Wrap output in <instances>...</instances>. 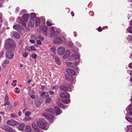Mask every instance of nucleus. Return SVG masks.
<instances>
[{"instance_id":"1","label":"nucleus","mask_w":132,"mask_h":132,"mask_svg":"<svg viewBox=\"0 0 132 132\" xmlns=\"http://www.w3.org/2000/svg\"><path fill=\"white\" fill-rule=\"evenodd\" d=\"M4 47L6 50H14L16 46L14 41L12 39L9 38L5 42Z\"/></svg>"},{"instance_id":"2","label":"nucleus","mask_w":132,"mask_h":132,"mask_svg":"<svg viewBox=\"0 0 132 132\" xmlns=\"http://www.w3.org/2000/svg\"><path fill=\"white\" fill-rule=\"evenodd\" d=\"M37 123L38 126L44 130H46L48 128L47 124L42 119H40L39 121H37Z\"/></svg>"},{"instance_id":"3","label":"nucleus","mask_w":132,"mask_h":132,"mask_svg":"<svg viewBox=\"0 0 132 132\" xmlns=\"http://www.w3.org/2000/svg\"><path fill=\"white\" fill-rule=\"evenodd\" d=\"M14 50H8L6 53V57L9 59H12L13 57L14 53Z\"/></svg>"},{"instance_id":"4","label":"nucleus","mask_w":132,"mask_h":132,"mask_svg":"<svg viewBox=\"0 0 132 132\" xmlns=\"http://www.w3.org/2000/svg\"><path fill=\"white\" fill-rule=\"evenodd\" d=\"M0 128L8 132H14V130L12 128L7 125H3L1 126Z\"/></svg>"},{"instance_id":"5","label":"nucleus","mask_w":132,"mask_h":132,"mask_svg":"<svg viewBox=\"0 0 132 132\" xmlns=\"http://www.w3.org/2000/svg\"><path fill=\"white\" fill-rule=\"evenodd\" d=\"M18 123V122L13 119L9 120L7 122V125L13 126L17 125Z\"/></svg>"},{"instance_id":"6","label":"nucleus","mask_w":132,"mask_h":132,"mask_svg":"<svg viewBox=\"0 0 132 132\" xmlns=\"http://www.w3.org/2000/svg\"><path fill=\"white\" fill-rule=\"evenodd\" d=\"M65 78L66 80L70 82H72L74 79L73 76L69 74L65 76Z\"/></svg>"},{"instance_id":"7","label":"nucleus","mask_w":132,"mask_h":132,"mask_svg":"<svg viewBox=\"0 0 132 132\" xmlns=\"http://www.w3.org/2000/svg\"><path fill=\"white\" fill-rule=\"evenodd\" d=\"M60 96L61 97L65 98H69L70 97L69 94L66 92H63L60 94Z\"/></svg>"},{"instance_id":"8","label":"nucleus","mask_w":132,"mask_h":132,"mask_svg":"<svg viewBox=\"0 0 132 132\" xmlns=\"http://www.w3.org/2000/svg\"><path fill=\"white\" fill-rule=\"evenodd\" d=\"M42 115L44 116L46 119L52 120L54 118V117L52 115L48 113H44L42 114Z\"/></svg>"},{"instance_id":"9","label":"nucleus","mask_w":132,"mask_h":132,"mask_svg":"<svg viewBox=\"0 0 132 132\" xmlns=\"http://www.w3.org/2000/svg\"><path fill=\"white\" fill-rule=\"evenodd\" d=\"M58 54L60 55H62L65 52V49L63 47L59 48L57 49Z\"/></svg>"},{"instance_id":"10","label":"nucleus","mask_w":132,"mask_h":132,"mask_svg":"<svg viewBox=\"0 0 132 132\" xmlns=\"http://www.w3.org/2000/svg\"><path fill=\"white\" fill-rule=\"evenodd\" d=\"M53 42L55 44H62L63 43L61 39L59 37H57L54 39Z\"/></svg>"},{"instance_id":"11","label":"nucleus","mask_w":132,"mask_h":132,"mask_svg":"<svg viewBox=\"0 0 132 132\" xmlns=\"http://www.w3.org/2000/svg\"><path fill=\"white\" fill-rule=\"evenodd\" d=\"M60 89L63 91H66L68 90V87L65 85H61L60 86Z\"/></svg>"},{"instance_id":"12","label":"nucleus","mask_w":132,"mask_h":132,"mask_svg":"<svg viewBox=\"0 0 132 132\" xmlns=\"http://www.w3.org/2000/svg\"><path fill=\"white\" fill-rule=\"evenodd\" d=\"M66 72L67 73L71 74L73 76L75 75L76 74V72L74 70L70 68L67 69Z\"/></svg>"},{"instance_id":"13","label":"nucleus","mask_w":132,"mask_h":132,"mask_svg":"<svg viewBox=\"0 0 132 132\" xmlns=\"http://www.w3.org/2000/svg\"><path fill=\"white\" fill-rule=\"evenodd\" d=\"M42 31L44 35L46 36L47 35V27L46 26L43 27L42 28Z\"/></svg>"},{"instance_id":"14","label":"nucleus","mask_w":132,"mask_h":132,"mask_svg":"<svg viewBox=\"0 0 132 132\" xmlns=\"http://www.w3.org/2000/svg\"><path fill=\"white\" fill-rule=\"evenodd\" d=\"M79 57V56L77 54H73L72 55L69 59L70 60H73L78 59Z\"/></svg>"},{"instance_id":"15","label":"nucleus","mask_w":132,"mask_h":132,"mask_svg":"<svg viewBox=\"0 0 132 132\" xmlns=\"http://www.w3.org/2000/svg\"><path fill=\"white\" fill-rule=\"evenodd\" d=\"M54 109H55V112L58 114H60L61 113L62 111L61 110L60 108L57 106H54Z\"/></svg>"},{"instance_id":"16","label":"nucleus","mask_w":132,"mask_h":132,"mask_svg":"<svg viewBox=\"0 0 132 132\" xmlns=\"http://www.w3.org/2000/svg\"><path fill=\"white\" fill-rule=\"evenodd\" d=\"M13 27L14 29L16 30L23 29V27L22 26L18 24L14 25L13 26Z\"/></svg>"},{"instance_id":"17","label":"nucleus","mask_w":132,"mask_h":132,"mask_svg":"<svg viewBox=\"0 0 132 132\" xmlns=\"http://www.w3.org/2000/svg\"><path fill=\"white\" fill-rule=\"evenodd\" d=\"M70 55V52L69 50H67L65 53V55L63 56L64 59H66Z\"/></svg>"},{"instance_id":"18","label":"nucleus","mask_w":132,"mask_h":132,"mask_svg":"<svg viewBox=\"0 0 132 132\" xmlns=\"http://www.w3.org/2000/svg\"><path fill=\"white\" fill-rule=\"evenodd\" d=\"M45 111L47 112L46 113H50L54 114V111L53 109L51 108L49 109H45Z\"/></svg>"},{"instance_id":"19","label":"nucleus","mask_w":132,"mask_h":132,"mask_svg":"<svg viewBox=\"0 0 132 132\" xmlns=\"http://www.w3.org/2000/svg\"><path fill=\"white\" fill-rule=\"evenodd\" d=\"M13 35L14 37L17 39H19L20 38V35L16 32H13Z\"/></svg>"},{"instance_id":"20","label":"nucleus","mask_w":132,"mask_h":132,"mask_svg":"<svg viewBox=\"0 0 132 132\" xmlns=\"http://www.w3.org/2000/svg\"><path fill=\"white\" fill-rule=\"evenodd\" d=\"M29 15L28 14H24L23 17L24 20L27 22L29 19Z\"/></svg>"},{"instance_id":"21","label":"nucleus","mask_w":132,"mask_h":132,"mask_svg":"<svg viewBox=\"0 0 132 132\" xmlns=\"http://www.w3.org/2000/svg\"><path fill=\"white\" fill-rule=\"evenodd\" d=\"M24 126V123H21L18 126V129L22 131L23 130Z\"/></svg>"},{"instance_id":"22","label":"nucleus","mask_w":132,"mask_h":132,"mask_svg":"<svg viewBox=\"0 0 132 132\" xmlns=\"http://www.w3.org/2000/svg\"><path fill=\"white\" fill-rule=\"evenodd\" d=\"M54 57L55 62L58 65H60V63L59 58L56 56H54Z\"/></svg>"},{"instance_id":"23","label":"nucleus","mask_w":132,"mask_h":132,"mask_svg":"<svg viewBox=\"0 0 132 132\" xmlns=\"http://www.w3.org/2000/svg\"><path fill=\"white\" fill-rule=\"evenodd\" d=\"M34 19H30L29 21V24H30L31 27H32L34 24ZM29 26L30 27L29 24Z\"/></svg>"},{"instance_id":"24","label":"nucleus","mask_w":132,"mask_h":132,"mask_svg":"<svg viewBox=\"0 0 132 132\" xmlns=\"http://www.w3.org/2000/svg\"><path fill=\"white\" fill-rule=\"evenodd\" d=\"M57 104L60 106V107H61L62 108H63L64 109H65L67 108V106H64L63 104L60 102H57Z\"/></svg>"},{"instance_id":"25","label":"nucleus","mask_w":132,"mask_h":132,"mask_svg":"<svg viewBox=\"0 0 132 132\" xmlns=\"http://www.w3.org/2000/svg\"><path fill=\"white\" fill-rule=\"evenodd\" d=\"M40 20L38 19H36L35 21V24L36 25L38 26L40 24Z\"/></svg>"},{"instance_id":"26","label":"nucleus","mask_w":132,"mask_h":132,"mask_svg":"<svg viewBox=\"0 0 132 132\" xmlns=\"http://www.w3.org/2000/svg\"><path fill=\"white\" fill-rule=\"evenodd\" d=\"M51 36H53L55 32V31L54 30V27H51Z\"/></svg>"},{"instance_id":"27","label":"nucleus","mask_w":132,"mask_h":132,"mask_svg":"<svg viewBox=\"0 0 132 132\" xmlns=\"http://www.w3.org/2000/svg\"><path fill=\"white\" fill-rule=\"evenodd\" d=\"M32 128L36 130H37L38 131L39 130L37 128V126L36 125L35 123H32Z\"/></svg>"},{"instance_id":"28","label":"nucleus","mask_w":132,"mask_h":132,"mask_svg":"<svg viewBox=\"0 0 132 132\" xmlns=\"http://www.w3.org/2000/svg\"><path fill=\"white\" fill-rule=\"evenodd\" d=\"M26 131L28 132H31V127L30 126H26Z\"/></svg>"},{"instance_id":"29","label":"nucleus","mask_w":132,"mask_h":132,"mask_svg":"<svg viewBox=\"0 0 132 132\" xmlns=\"http://www.w3.org/2000/svg\"><path fill=\"white\" fill-rule=\"evenodd\" d=\"M128 109L129 111H132V105H129L127 107L126 110L127 111V109Z\"/></svg>"},{"instance_id":"30","label":"nucleus","mask_w":132,"mask_h":132,"mask_svg":"<svg viewBox=\"0 0 132 132\" xmlns=\"http://www.w3.org/2000/svg\"><path fill=\"white\" fill-rule=\"evenodd\" d=\"M52 98L50 97H48L47 98L45 102L46 103H50L51 100Z\"/></svg>"},{"instance_id":"31","label":"nucleus","mask_w":132,"mask_h":132,"mask_svg":"<svg viewBox=\"0 0 132 132\" xmlns=\"http://www.w3.org/2000/svg\"><path fill=\"white\" fill-rule=\"evenodd\" d=\"M19 23L22 24V25L26 27V24L22 20H20Z\"/></svg>"},{"instance_id":"32","label":"nucleus","mask_w":132,"mask_h":132,"mask_svg":"<svg viewBox=\"0 0 132 132\" xmlns=\"http://www.w3.org/2000/svg\"><path fill=\"white\" fill-rule=\"evenodd\" d=\"M132 129V125H130L128 126L127 127V129H126L127 131L129 130H130Z\"/></svg>"},{"instance_id":"33","label":"nucleus","mask_w":132,"mask_h":132,"mask_svg":"<svg viewBox=\"0 0 132 132\" xmlns=\"http://www.w3.org/2000/svg\"><path fill=\"white\" fill-rule=\"evenodd\" d=\"M31 119V118H30V117L29 116H27L23 120L24 121H29Z\"/></svg>"},{"instance_id":"34","label":"nucleus","mask_w":132,"mask_h":132,"mask_svg":"<svg viewBox=\"0 0 132 132\" xmlns=\"http://www.w3.org/2000/svg\"><path fill=\"white\" fill-rule=\"evenodd\" d=\"M126 120L129 122H132V118L125 117Z\"/></svg>"},{"instance_id":"35","label":"nucleus","mask_w":132,"mask_h":132,"mask_svg":"<svg viewBox=\"0 0 132 132\" xmlns=\"http://www.w3.org/2000/svg\"><path fill=\"white\" fill-rule=\"evenodd\" d=\"M127 31L129 33H132V27H128L127 28Z\"/></svg>"},{"instance_id":"36","label":"nucleus","mask_w":132,"mask_h":132,"mask_svg":"<svg viewBox=\"0 0 132 132\" xmlns=\"http://www.w3.org/2000/svg\"><path fill=\"white\" fill-rule=\"evenodd\" d=\"M62 102L63 103L66 104H68L70 102L69 100L68 99H67L65 100H63L62 101Z\"/></svg>"},{"instance_id":"37","label":"nucleus","mask_w":132,"mask_h":132,"mask_svg":"<svg viewBox=\"0 0 132 132\" xmlns=\"http://www.w3.org/2000/svg\"><path fill=\"white\" fill-rule=\"evenodd\" d=\"M51 51H52L53 53H55V52L56 49L55 47H53L50 48Z\"/></svg>"},{"instance_id":"38","label":"nucleus","mask_w":132,"mask_h":132,"mask_svg":"<svg viewBox=\"0 0 132 132\" xmlns=\"http://www.w3.org/2000/svg\"><path fill=\"white\" fill-rule=\"evenodd\" d=\"M28 53L27 52L24 53L22 54L23 57L26 58L28 56Z\"/></svg>"},{"instance_id":"39","label":"nucleus","mask_w":132,"mask_h":132,"mask_svg":"<svg viewBox=\"0 0 132 132\" xmlns=\"http://www.w3.org/2000/svg\"><path fill=\"white\" fill-rule=\"evenodd\" d=\"M48 26H51L53 25V24L49 21H47L46 22Z\"/></svg>"},{"instance_id":"40","label":"nucleus","mask_w":132,"mask_h":132,"mask_svg":"<svg viewBox=\"0 0 132 132\" xmlns=\"http://www.w3.org/2000/svg\"><path fill=\"white\" fill-rule=\"evenodd\" d=\"M30 16L31 18V19H34L36 16L35 14L34 13H32L30 15Z\"/></svg>"},{"instance_id":"41","label":"nucleus","mask_w":132,"mask_h":132,"mask_svg":"<svg viewBox=\"0 0 132 132\" xmlns=\"http://www.w3.org/2000/svg\"><path fill=\"white\" fill-rule=\"evenodd\" d=\"M127 39L128 40L130 41L132 40V35H129L127 37Z\"/></svg>"},{"instance_id":"42","label":"nucleus","mask_w":132,"mask_h":132,"mask_svg":"<svg viewBox=\"0 0 132 132\" xmlns=\"http://www.w3.org/2000/svg\"><path fill=\"white\" fill-rule=\"evenodd\" d=\"M8 100L9 97L7 95H6L5 97V102H6L7 101H8Z\"/></svg>"},{"instance_id":"43","label":"nucleus","mask_w":132,"mask_h":132,"mask_svg":"<svg viewBox=\"0 0 132 132\" xmlns=\"http://www.w3.org/2000/svg\"><path fill=\"white\" fill-rule=\"evenodd\" d=\"M77 63H78L77 62H75V63H69V64H69V65H71V67H73V65L74 64L76 65L77 64Z\"/></svg>"},{"instance_id":"44","label":"nucleus","mask_w":132,"mask_h":132,"mask_svg":"<svg viewBox=\"0 0 132 132\" xmlns=\"http://www.w3.org/2000/svg\"><path fill=\"white\" fill-rule=\"evenodd\" d=\"M73 43L71 42H69L68 44V46L70 47H72L73 46Z\"/></svg>"},{"instance_id":"45","label":"nucleus","mask_w":132,"mask_h":132,"mask_svg":"<svg viewBox=\"0 0 132 132\" xmlns=\"http://www.w3.org/2000/svg\"><path fill=\"white\" fill-rule=\"evenodd\" d=\"M130 112H128L127 111V112H125V113L126 114V115H132V111H130Z\"/></svg>"},{"instance_id":"46","label":"nucleus","mask_w":132,"mask_h":132,"mask_svg":"<svg viewBox=\"0 0 132 132\" xmlns=\"http://www.w3.org/2000/svg\"><path fill=\"white\" fill-rule=\"evenodd\" d=\"M11 105V104H10V102L8 101L5 102V103L4 104V105L5 106H6V105Z\"/></svg>"},{"instance_id":"47","label":"nucleus","mask_w":132,"mask_h":132,"mask_svg":"<svg viewBox=\"0 0 132 132\" xmlns=\"http://www.w3.org/2000/svg\"><path fill=\"white\" fill-rule=\"evenodd\" d=\"M32 56L33 59H35L37 58V55L35 54H34L32 55Z\"/></svg>"},{"instance_id":"48","label":"nucleus","mask_w":132,"mask_h":132,"mask_svg":"<svg viewBox=\"0 0 132 132\" xmlns=\"http://www.w3.org/2000/svg\"><path fill=\"white\" fill-rule=\"evenodd\" d=\"M9 63V61L8 60H6L4 61V64H8Z\"/></svg>"},{"instance_id":"49","label":"nucleus","mask_w":132,"mask_h":132,"mask_svg":"<svg viewBox=\"0 0 132 132\" xmlns=\"http://www.w3.org/2000/svg\"><path fill=\"white\" fill-rule=\"evenodd\" d=\"M31 50L34 51H35L36 50V49L35 48V47L34 46H32L31 47Z\"/></svg>"},{"instance_id":"50","label":"nucleus","mask_w":132,"mask_h":132,"mask_svg":"<svg viewBox=\"0 0 132 132\" xmlns=\"http://www.w3.org/2000/svg\"><path fill=\"white\" fill-rule=\"evenodd\" d=\"M30 112H26L25 114L26 116H29L30 114Z\"/></svg>"},{"instance_id":"51","label":"nucleus","mask_w":132,"mask_h":132,"mask_svg":"<svg viewBox=\"0 0 132 132\" xmlns=\"http://www.w3.org/2000/svg\"><path fill=\"white\" fill-rule=\"evenodd\" d=\"M16 116H17L16 115H15V114H13V113L11 114L10 116V117H12L13 118L16 117Z\"/></svg>"},{"instance_id":"52","label":"nucleus","mask_w":132,"mask_h":132,"mask_svg":"<svg viewBox=\"0 0 132 132\" xmlns=\"http://www.w3.org/2000/svg\"><path fill=\"white\" fill-rule=\"evenodd\" d=\"M48 92L51 95H53L54 94V92L52 91L51 90H49Z\"/></svg>"},{"instance_id":"53","label":"nucleus","mask_w":132,"mask_h":132,"mask_svg":"<svg viewBox=\"0 0 132 132\" xmlns=\"http://www.w3.org/2000/svg\"><path fill=\"white\" fill-rule=\"evenodd\" d=\"M46 94V92H44L42 93L40 95V96L42 97L44 96Z\"/></svg>"},{"instance_id":"54","label":"nucleus","mask_w":132,"mask_h":132,"mask_svg":"<svg viewBox=\"0 0 132 132\" xmlns=\"http://www.w3.org/2000/svg\"><path fill=\"white\" fill-rule=\"evenodd\" d=\"M4 52L3 51H2L0 53V57H2V56L4 54Z\"/></svg>"},{"instance_id":"55","label":"nucleus","mask_w":132,"mask_h":132,"mask_svg":"<svg viewBox=\"0 0 132 132\" xmlns=\"http://www.w3.org/2000/svg\"><path fill=\"white\" fill-rule=\"evenodd\" d=\"M30 97L32 99H35V96L34 95H32L30 96Z\"/></svg>"},{"instance_id":"56","label":"nucleus","mask_w":132,"mask_h":132,"mask_svg":"<svg viewBox=\"0 0 132 132\" xmlns=\"http://www.w3.org/2000/svg\"><path fill=\"white\" fill-rule=\"evenodd\" d=\"M97 30L98 31L101 32L102 31V28L99 27L97 28Z\"/></svg>"},{"instance_id":"57","label":"nucleus","mask_w":132,"mask_h":132,"mask_svg":"<svg viewBox=\"0 0 132 132\" xmlns=\"http://www.w3.org/2000/svg\"><path fill=\"white\" fill-rule=\"evenodd\" d=\"M37 44L39 45H41L42 44V42L40 40H38L37 41Z\"/></svg>"},{"instance_id":"58","label":"nucleus","mask_w":132,"mask_h":132,"mask_svg":"<svg viewBox=\"0 0 132 132\" xmlns=\"http://www.w3.org/2000/svg\"><path fill=\"white\" fill-rule=\"evenodd\" d=\"M39 39L41 40H43L44 39V37H41L40 36H39Z\"/></svg>"},{"instance_id":"59","label":"nucleus","mask_w":132,"mask_h":132,"mask_svg":"<svg viewBox=\"0 0 132 132\" xmlns=\"http://www.w3.org/2000/svg\"><path fill=\"white\" fill-rule=\"evenodd\" d=\"M8 105L7 109H8L9 110H10L11 108V105Z\"/></svg>"},{"instance_id":"60","label":"nucleus","mask_w":132,"mask_h":132,"mask_svg":"<svg viewBox=\"0 0 132 132\" xmlns=\"http://www.w3.org/2000/svg\"><path fill=\"white\" fill-rule=\"evenodd\" d=\"M30 42L32 43H34L35 41L34 40H30Z\"/></svg>"},{"instance_id":"61","label":"nucleus","mask_w":132,"mask_h":132,"mask_svg":"<svg viewBox=\"0 0 132 132\" xmlns=\"http://www.w3.org/2000/svg\"><path fill=\"white\" fill-rule=\"evenodd\" d=\"M129 66L130 68H132V63H130Z\"/></svg>"},{"instance_id":"62","label":"nucleus","mask_w":132,"mask_h":132,"mask_svg":"<svg viewBox=\"0 0 132 132\" xmlns=\"http://www.w3.org/2000/svg\"><path fill=\"white\" fill-rule=\"evenodd\" d=\"M22 114V112L21 111H19L18 112V115L20 116H21Z\"/></svg>"},{"instance_id":"63","label":"nucleus","mask_w":132,"mask_h":132,"mask_svg":"<svg viewBox=\"0 0 132 132\" xmlns=\"http://www.w3.org/2000/svg\"><path fill=\"white\" fill-rule=\"evenodd\" d=\"M71 13L72 16H74V12H71Z\"/></svg>"},{"instance_id":"64","label":"nucleus","mask_w":132,"mask_h":132,"mask_svg":"<svg viewBox=\"0 0 132 132\" xmlns=\"http://www.w3.org/2000/svg\"><path fill=\"white\" fill-rule=\"evenodd\" d=\"M2 13H0V20L2 19Z\"/></svg>"}]
</instances>
